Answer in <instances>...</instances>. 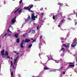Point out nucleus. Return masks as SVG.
Here are the masks:
<instances>
[{"mask_svg": "<svg viewBox=\"0 0 77 77\" xmlns=\"http://www.w3.org/2000/svg\"><path fill=\"white\" fill-rule=\"evenodd\" d=\"M24 41V40H23L21 42V44L20 45V47L21 48H23L24 46H23V44H24V43L23 42Z\"/></svg>", "mask_w": 77, "mask_h": 77, "instance_id": "7", "label": "nucleus"}, {"mask_svg": "<svg viewBox=\"0 0 77 77\" xmlns=\"http://www.w3.org/2000/svg\"><path fill=\"white\" fill-rule=\"evenodd\" d=\"M53 20L55 19V16L54 15H53V17H52Z\"/></svg>", "mask_w": 77, "mask_h": 77, "instance_id": "28", "label": "nucleus"}, {"mask_svg": "<svg viewBox=\"0 0 77 77\" xmlns=\"http://www.w3.org/2000/svg\"><path fill=\"white\" fill-rule=\"evenodd\" d=\"M12 68L14 69H15V67L14 66H13L12 67Z\"/></svg>", "mask_w": 77, "mask_h": 77, "instance_id": "42", "label": "nucleus"}, {"mask_svg": "<svg viewBox=\"0 0 77 77\" xmlns=\"http://www.w3.org/2000/svg\"><path fill=\"white\" fill-rule=\"evenodd\" d=\"M62 12H61V13H60V14L61 15H62Z\"/></svg>", "mask_w": 77, "mask_h": 77, "instance_id": "49", "label": "nucleus"}, {"mask_svg": "<svg viewBox=\"0 0 77 77\" xmlns=\"http://www.w3.org/2000/svg\"><path fill=\"white\" fill-rule=\"evenodd\" d=\"M31 18L32 20L33 21H35L36 20L35 18H38V15H36L35 16V15H34L33 14H32Z\"/></svg>", "mask_w": 77, "mask_h": 77, "instance_id": "1", "label": "nucleus"}, {"mask_svg": "<svg viewBox=\"0 0 77 77\" xmlns=\"http://www.w3.org/2000/svg\"><path fill=\"white\" fill-rule=\"evenodd\" d=\"M64 50V48H61V50Z\"/></svg>", "mask_w": 77, "mask_h": 77, "instance_id": "40", "label": "nucleus"}, {"mask_svg": "<svg viewBox=\"0 0 77 77\" xmlns=\"http://www.w3.org/2000/svg\"><path fill=\"white\" fill-rule=\"evenodd\" d=\"M20 9V8H18L17 9L16 11H15L14 12V13L16 14V13H17V12H18V11Z\"/></svg>", "mask_w": 77, "mask_h": 77, "instance_id": "12", "label": "nucleus"}, {"mask_svg": "<svg viewBox=\"0 0 77 77\" xmlns=\"http://www.w3.org/2000/svg\"><path fill=\"white\" fill-rule=\"evenodd\" d=\"M1 69V68H0V72Z\"/></svg>", "mask_w": 77, "mask_h": 77, "instance_id": "58", "label": "nucleus"}, {"mask_svg": "<svg viewBox=\"0 0 77 77\" xmlns=\"http://www.w3.org/2000/svg\"><path fill=\"white\" fill-rule=\"evenodd\" d=\"M32 46V44H30L29 46H28V48H29L31 47Z\"/></svg>", "mask_w": 77, "mask_h": 77, "instance_id": "23", "label": "nucleus"}, {"mask_svg": "<svg viewBox=\"0 0 77 77\" xmlns=\"http://www.w3.org/2000/svg\"><path fill=\"white\" fill-rule=\"evenodd\" d=\"M60 23L59 25H58V26L59 27H60Z\"/></svg>", "mask_w": 77, "mask_h": 77, "instance_id": "48", "label": "nucleus"}, {"mask_svg": "<svg viewBox=\"0 0 77 77\" xmlns=\"http://www.w3.org/2000/svg\"><path fill=\"white\" fill-rule=\"evenodd\" d=\"M22 2H23V1L22 0H21L20 1V4L21 3H22Z\"/></svg>", "mask_w": 77, "mask_h": 77, "instance_id": "33", "label": "nucleus"}, {"mask_svg": "<svg viewBox=\"0 0 77 77\" xmlns=\"http://www.w3.org/2000/svg\"><path fill=\"white\" fill-rule=\"evenodd\" d=\"M16 22V17H15L14 19L11 20L12 24H14Z\"/></svg>", "mask_w": 77, "mask_h": 77, "instance_id": "3", "label": "nucleus"}, {"mask_svg": "<svg viewBox=\"0 0 77 77\" xmlns=\"http://www.w3.org/2000/svg\"><path fill=\"white\" fill-rule=\"evenodd\" d=\"M61 40H64V39L63 38H61Z\"/></svg>", "mask_w": 77, "mask_h": 77, "instance_id": "35", "label": "nucleus"}, {"mask_svg": "<svg viewBox=\"0 0 77 77\" xmlns=\"http://www.w3.org/2000/svg\"><path fill=\"white\" fill-rule=\"evenodd\" d=\"M54 71V70H50V72H52V71Z\"/></svg>", "mask_w": 77, "mask_h": 77, "instance_id": "47", "label": "nucleus"}, {"mask_svg": "<svg viewBox=\"0 0 77 77\" xmlns=\"http://www.w3.org/2000/svg\"><path fill=\"white\" fill-rule=\"evenodd\" d=\"M45 9L46 10H47V8H45Z\"/></svg>", "mask_w": 77, "mask_h": 77, "instance_id": "56", "label": "nucleus"}, {"mask_svg": "<svg viewBox=\"0 0 77 77\" xmlns=\"http://www.w3.org/2000/svg\"><path fill=\"white\" fill-rule=\"evenodd\" d=\"M7 58H8L9 59H10V56H7Z\"/></svg>", "mask_w": 77, "mask_h": 77, "instance_id": "41", "label": "nucleus"}, {"mask_svg": "<svg viewBox=\"0 0 77 77\" xmlns=\"http://www.w3.org/2000/svg\"><path fill=\"white\" fill-rule=\"evenodd\" d=\"M66 6H68V5H66Z\"/></svg>", "mask_w": 77, "mask_h": 77, "instance_id": "61", "label": "nucleus"}, {"mask_svg": "<svg viewBox=\"0 0 77 77\" xmlns=\"http://www.w3.org/2000/svg\"><path fill=\"white\" fill-rule=\"evenodd\" d=\"M8 34V33H6L5 35H4V36H6V35H7Z\"/></svg>", "mask_w": 77, "mask_h": 77, "instance_id": "32", "label": "nucleus"}, {"mask_svg": "<svg viewBox=\"0 0 77 77\" xmlns=\"http://www.w3.org/2000/svg\"><path fill=\"white\" fill-rule=\"evenodd\" d=\"M14 52L15 53H16V54L17 55H18L19 54V53L17 52L16 51H14Z\"/></svg>", "mask_w": 77, "mask_h": 77, "instance_id": "19", "label": "nucleus"}, {"mask_svg": "<svg viewBox=\"0 0 77 77\" xmlns=\"http://www.w3.org/2000/svg\"><path fill=\"white\" fill-rule=\"evenodd\" d=\"M18 57H19V56H17V57L16 59H14V64H15V63H16V62H17V59H18Z\"/></svg>", "mask_w": 77, "mask_h": 77, "instance_id": "10", "label": "nucleus"}, {"mask_svg": "<svg viewBox=\"0 0 77 77\" xmlns=\"http://www.w3.org/2000/svg\"><path fill=\"white\" fill-rule=\"evenodd\" d=\"M58 5H61V4L60 3H58Z\"/></svg>", "mask_w": 77, "mask_h": 77, "instance_id": "39", "label": "nucleus"}, {"mask_svg": "<svg viewBox=\"0 0 77 77\" xmlns=\"http://www.w3.org/2000/svg\"><path fill=\"white\" fill-rule=\"evenodd\" d=\"M63 74L64 75H65V71H63Z\"/></svg>", "mask_w": 77, "mask_h": 77, "instance_id": "30", "label": "nucleus"}, {"mask_svg": "<svg viewBox=\"0 0 77 77\" xmlns=\"http://www.w3.org/2000/svg\"><path fill=\"white\" fill-rule=\"evenodd\" d=\"M26 34H27L26 32L25 33V34H24L23 35V38L26 37Z\"/></svg>", "mask_w": 77, "mask_h": 77, "instance_id": "16", "label": "nucleus"}, {"mask_svg": "<svg viewBox=\"0 0 77 77\" xmlns=\"http://www.w3.org/2000/svg\"><path fill=\"white\" fill-rule=\"evenodd\" d=\"M69 64H73L74 63H69Z\"/></svg>", "mask_w": 77, "mask_h": 77, "instance_id": "38", "label": "nucleus"}, {"mask_svg": "<svg viewBox=\"0 0 77 77\" xmlns=\"http://www.w3.org/2000/svg\"><path fill=\"white\" fill-rule=\"evenodd\" d=\"M36 42V39H34V40H33L32 42V43H33V42Z\"/></svg>", "mask_w": 77, "mask_h": 77, "instance_id": "29", "label": "nucleus"}, {"mask_svg": "<svg viewBox=\"0 0 77 77\" xmlns=\"http://www.w3.org/2000/svg\"><path fill=\"white\" fill-rule=\"evenodd\" d=\"M27 19H28L29 20H30V15H29L28 16V18Z\"/></svg>", "mask_w": 77, "mask_h": 77, "instance_id": "24", "label": "nucleus"}, {"mask_svg": "<svg viewBox=\"0 0 77 77\" xmlns=\"http://www.w3.org/2000/svg\"><path fill=\"white\" fill-rule=\"evenodd\" d=\"M37 30H39V25H38L37 27Z\"/></svg>", "mask_w": 77, "mask_h": 77, "instance_id": "34", "label": "nucleus"}, {"mask_svg": "<svg viewBox=\"0 0 77 77\" xmlns=\"http://www.w3.org/2000/svg\"><path fill=\"white\" fill-rule=\"evenodd\" d=\"M23 11V9H20V10H19L18 11V13H21V12H23V11Z\"/></svg>", "mask_w": 77, "mask_h": 77, "instance_id": "21", "label": "nucleus"}, {"mask_svg": "<svg viewBox=\"0 0 77 77\" xmlns=\"http://www.w3.org/2000/svg\"><path fill=\"white\" fill-rule=\"evenodd\" d=\"M4 4H5V1H4Z\"/></svg>", "mask_w": 77, "mask_h": 77, "instance_id": "55", "label": "nucleus"}, {"mask_svg": "<svg viewBox=\"0 0 77 77\" xmlns=\"http://www.w3.org/2000/svg\"><path fill=\"white\" fill-rule=\"evenodd\" d=\"M77 42H73L72 44L71 45V46L72 47H74L75 46H76V45H77Z\"/></svg>", "mask_w": 77, "mask_h": 77, "instance_id": "4", "label": "nucleus"}, {"mask_svg": "<svg viewBox=\"0 0 77 77\" xmlns=\"http://www.w3.org/2000/svg\"><path fill=\"white\" fill-rule=\"evenodd\" d=\"M44 70H48V67H47V66H46L44 67Z\"/></svg>", "mask_w": 77, "mask_h": 77, "instance_id": "15", "label": "nucleus"}, {"mask_svg": "<svg viewBox=\"0 0 77 77\" xmlns=\"http://www.w3.org/2000/svg\"><path fill=\"white\" fill-rule=\"evenodd\" d=\"M77 22H75V26H76V25H77Z\"/></svg>", "mask_w": 77, "mask_h": 77, "instance_id": "46", "label": "nucleus"}, {"mask_svg": "<svg viewBox=\"0 0 77 77\" xmlns=\"http://www.w3.org/2000/svg\"><path fill=\"white\" fill-rule=\"evenodd\" d=\"M11 36V34H8V36Z\"/></svg>", "mask_w": 77, "mask_h": 77, "instance_id": "37", "label": "nucleus"}, {"mask_svg": "<svg viewBox=\"0 0 77 77\" xmlns=\"http://www.w3.org/2000/svg\"><path fill=\"white\" fill-rule=\"evenodd\" d=\"M33 5L32 4L31 5V7L29 8V11L30 12H33V11L32 10H30L31 9V8H33Z\"/></svg>", "mask_w": 77, "mask_h": 77, "instance_id": "5", "label": "nucleus"}, {"mask_svg": "<svg viewBox=\"0 0 77 77\" xmlns=\"http://www.w3.org/2000/svg\"><path fill=\"white\" fill-rule=\"evenodd\" d=\"M8 51H5V56H8Z\"/></svg>", "mask_w": 77, "mask_h": 77, "instance_id": "18", "label": "nucleus"}, {"mask_svg": "<svg viewBox=\"0 0 77 77\" xmlns=\"http://www.w3.org/2000/svg\"><path fill=\"white\" fill-rule=\"evenodd\" d=\"M16 42L17 43H19V42H20V39L17 38L16 40Z\"/></svg>", "mask_w": 77, "mask_h": 77, "instance_id": "17", "label": "nucleus"}, {"mask_svg": "<svg viewBox=\"0 0 77 77\" xmlns=\"http://www.w3.org/2000/svg\"><path fill=\"white\" fill-rule=\"evenodd\" d=\"M7 32H10V33H11V31L9 30V28H8V29Z\"/></svg>", "mask_w": 77, "mask_h": 77, "instance_id": "27", "label": "nucleus"}, {"mask_svg": "<svg viewBox=\"0 0 77 77\" xmlns=\"http://www.w3.org/2000/svg\"><path fill=\"white\" fill-rule=\"evenodd\" d=\"M31 32V33H34L35 32V30H32V31L30 30L29 32V33H30Z\"/></svg>", "mask_w": 77, "mask_h": 77, "instance_id": "11", "label": "nucleus"}, {"mask_svg": "<svg viewBox=\"0 0 77 77\" xmlns=\"http://www.w3.org/2000/svg\"><path fill=\"white\" fill-rule=\"evenodd\" d=\"M18 34H17L14 35V36L16 38H18Z\"/></svg>", "mask_w": 77, "mask_h": 77, "instance_id": "13", "label": "nucleus"}, {"mask_svg": "<svg viewBox=\"0 0 77 77\" xmlns=\"http://www.w3.org/2000/svg\"><path fill=\"white\" fill-rule=\"evenodd\" d=\"M63 47H66V48H69V44L68 45H66L65 44H63L62 45Z\"/></svg>", "mask_w": 77, "mask_h": 77, "instance_id": "9", "label": "nucleus"}, {"mask_svg": "<svg viewBox=\"0 0 77 77\" xmlns=\"http://www.w3.org/2000/svg\"><path fill=\"white\" fill-rule=\"evenodd\" d=\"M68 20H71V19L70 18H68Z\"/></svg>", "mask_w": 77, "mask_h": 77, "instance_id": "44", "label": "nucleus"}, {"mask_svg": "<svg viewBox=\"0 0 77 77\" xmlns=\"http://www.w3.org/2000/svg\"><path fill=\"white\" fill-rule=\"evenodd\" d=\"M62 60V59H60V60Z\"/></svg>", "mask_w": 77, "mask_h": 77, "instance_id": "60", "label": "nucleus"}, {"mask_svg": "<svg viewBox=\"0 0 77 77\" xmlns=\"http://www.w3.org/2000/svg\"><path fill=\"white\" fill-rule=\"evenodd\" d=\"M33 24L34 25H35V24H36V23H34Z\"/></svg>", "mask_w": 77, "mask_h": 77, "instance_id": "53", "label": "nucleus"}, {"mask_svg": "<svg viewBox=\"0 0 77 77\" xmlns=\"http://www.w3.org/2000/svg\"><path fill=\"white\" fill-rule=\"evenodd\" d=\"M42 15H44V13H42Z\"/></svg>", "mask_w": 77, "mask_h": 77, "instance_id": "45", "label": "nucleus"}, {"mask_svg": "<svg viewBox=\"0 0 77 77\" xmlns=\"http://www.w3.org/2000/svg\"><path fill=\"white\" fill-rule=\"evenodd\" d=\"M75 66V65L74 64L69 65V66H71L72 67H73V66Z\"/></svg>", "mask_w": 77, "mask_h": 77, "instance_id": "20", "label": "nucleus"}, {"mask_svg": "<svg viewBox=\"0 0 77 77\" xmlns=\"http://www.w3.org/2000/svg\"><path fill=\"white\" fill-rule=\"evenodd\" d=\"M40 39H42V35L40 37Z\"/></svg>", "mask_w": 77, "mask_h": 77, "instance_id": "26", "label": "nucleus"}, {"mask_svg": "<svg viewBox=\"0 0 77 77\" xmlns=\"http://www.w3.org/2000/svg\"><path fill=\"white\" fill-rule=\"evenodd\" d=\"M51 60H55V62H56V63H59V61H56V60H53V59H51Z\"/></svg>", "mask_w": 77, "mask_h": 77, "instance_id": "14", "label": "nucleus"}, {"mask_svg": "<svg viewBox=\"0 0 77 77\" xmlns=\"http://www.w3.org/2000/svg\"><path fill=\"white\" fill-rule=\"evenodd\" d=\"M63 52H64V51H65V50H63Z\"/></svg>", "mask_w": 77, "mask_h": 77, "instance_id": "52", "label": "nucleus"}, {"mask_svg": "<svg viewBox=\"0 0 77 77\" xmlns=\"http://www.w3.org/2000/svg\"><path fill=\"white\" fill-rule=\"evenodd\" d=\"M31 40H32L33 41L34 40H33V38H31Z\"/></svg>", "mask_w": 77, "mask_h": 77, "instance_id": "51", "label": "nucleus"}, {"mask_svg": "<svg viewBox=\"0 0 77 77\" xmlns=\"http://www.w3.org/2000/svg\"><path fill=\"white\" fill-rule=\"evenodd\" d=\"M76 17H77V12H76Z\"/></svg>", "mask_w": 77, "mask_h": 77, "instance_id": "50", "label": "nucleus"}, {"mask_svg": "<svg viewBox=\"0 0 77 77\" xmlns=\"http://www.w3.org/2000/svg\"><path fill=\"white\" fill-rule=\"evenodd\" d=\"M12 69L10 68V71H11V70Z\"/></svg>", "mask_w": 77, "mask_h": 77, "instance_id": "54", "label": "nucleus"}, {"mask_svg": "<svg viewBox=\"0 0 77 77\" xmlns=\"http://www.w3.org/2000/svg\"><path fill=\"white\" fill-rule=\"evenodd\" d=\"M11 65L10 67H11V66H12L13 65V63L12 62V61H11Z\"/></svg>", "mask_w": 77, "mask_h": 77, "instance_id": "22", "label": "nucleus"}, {"mask_svg": "<svg viewBox=\"0 0 77 77\" xmlns=\"http://www.w3.org/2000/svg\"><path fill=\"white\" fill-rule=\"evenodd\" d=\"M13 1H15V0H13Z\"/></svg>", "mask_w": 77, "mask_h": 77, "instance_id": "62", "label": "nucleus"}, {"mask_svg": "<svg viewBox=\"0 0 77 77\" xmlns=\"http://www.w3.org/2000/svg\"><path fill=\"white\" fill-rule=\"evenodd\" d=\"M63 21H64L63 20H62L61 21V23H63Z\"/></svg>", "mask_w": 77, "mask_h": 77, "instance_id": "43", "label": "nucleus"}, {"mask_svg": "<svg viewBox=\"0 0 77 77\" xmlns=\"http://www.w3.org/2000/svg\"><path fill=\"white\" fill-rule=\"evenodd\" d=\"M31 7V5H29L27 7H25L24 8V9H25V10H28L29 11V8H30V7Z\"/></svg>", "mask_w": 77, "mask_h": 77, "instance_id": "6", "label": "nucleus"}, {"mask_svg": "<svg viewBox=\"0 0 77 77\" xmlns=\"http://www.w3.org/2000/svg\"><path fill=\"white\" fill-rule=\"evenodd\" d=\"M13 72H11V77H13Z\"/></svg>", "mask_w": 77, "mask_h": 77, "instance_id": "31", "label": "nucleus"}, {"mask_svg": "<svg viewBox=\"0 0 77 77\" xmlns=\"http://www.w3.org/2000/svg\"><path fill=\"white\" fill-rule=\"evenodd\" d=\"M1 46L0 45V48H1Z\"/></svg>", "mask_w": 77, "mask_h": 77, "instance_id": "57", "label": "nucleus"}, {"mask_svg": "<svg viewBox=\"0 0 77 77\" xmlns=\"http://www.w3.org/2000/svg\"><path fill=\"white\" fill-rule=\"evenodd\" d=\"M1 55L2 56L3 58H5L6 57V55L5 54V50L3 49L2 51H1Z\"/></svg>", "mask_w": 77, "mask_h": 77, "instance_id": "2", "label": "nucleus"}, {"mask_svg": "<svg viewBox=\"0 0 77 77\" xmlns=\"http://www.w3.org/2000/svg\"><path fill=\"white\" fill-rule=\"evenodd\" d=\"M29 19H27L25 20V22H28V21H29Z\"/></svg>", "mask_w": 77, "mask_h": 77, "instance_id": "25", "label": "nucleus"}, {"mask_svg": "<svg viewBox=\"0 0 77 77\" xmlns=\"http://www.w3.org/2000/svg\"><path fill=\"white\" fill-rule=\"evenodd\" d=\"M30 42V40L28 38H26L25 39V40H24V42Z\"/></svg>", "mask_w": 77, "mask_h": 77, "instance_id": "8", "label": "nucleus"}, {"mask_svg": "<svg viewBox=\"0 0 77 77\" xmlns=\"http://www.w3.org/2000/svg\"><path fill=\"white\" fill-rule=\"evenodd\" d=\"M63 68V67L62 66L59 69H62Z\"/></svg>", "mask_w": 77, "mask_h": 77, "instance_id": "36", "label": "nucleus"}, {"mask_svg": "<svg viewBox=\"0 0 77 77\" xmlns=\"http://www.w3.org/2000/svg\"><path fill=\"white\" fill-rule=\"evenodd\" d=\"M11 59H12V57H11Z\"/></svg>", "mask_w": 77, "mask_h": 77, "instance_id": "59", "label": "nucleus"}]
</instances>
